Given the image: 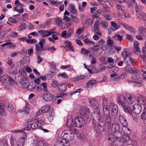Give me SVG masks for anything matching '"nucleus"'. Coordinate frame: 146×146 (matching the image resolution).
<instances>
[{
	"label": "nucleus",
	"instance_id": "f257e3e1",
	"mask_svg": "<svg viewBox=\"0 0 146 146\" xmlns=\"http://www.w3.org/2000/svg\"><path fill=\"white\" fill-rule=\"evenodd\" d=\"M102 103L98 104L96 100L93 99L89 100L92 106L93 111L91 114L88 108L86 107L81 108L80 110V114L88 119L93 117V119H97L98 122L97 125L94 127L97 132L98 133L103 132L104 130L105 124L110 125L111 119L109 109L107 108V102L106 98H103Z\"/></svg>",
	"mask_w": 146,
	"mask_h": 146
},
{
	"label": "nucleus",
	"instance_id": "f03ea898",
	"mask_svg": "<svg viewBox=\"0 0 146 146\" xmlns=\"http://www.w3.org/2000/svg\"><path fill=\"white\" fill-rule=\"evenodd\" d=\"M135 101V99L131 96L126 99L125 96L121 95L119 98L117 103L123 107L124 111L126 113H131L133 111L136 114H140L142 110V107L137 104L133 106Z\"/></svg>",
	"mask_w": 146,
	"mask_h": 146
},
{
	"label": "nucleus",
	"instance_id": "7ed1b4c3",
	"mask_svg": "<svg viewBox=\"0 0 146 146\" xmlns=\"http://www.w3.org/2000/svg\"><path fill=\"white\" fill-rule=\"evenodd\" d=\"M122 135L121 133L119 130L112 132L111 133H110L107 137V139L109 143L111 144H113L115 141L119 140L120 141V139H121Z\"/></svg>",
	"mask_w": 146,
	"mask_h": 146
},
{
	"label": "nucleus",
	"instance_id": "20e7f679",
	"mask_svg": "<svg viewBox=\"0 0 146 146\" xmlns=\"http://www.w3.org/2000/svg\"><path fill=\"white\" fill-rule=\"evenodd\" d=\"M85 124L84 119L81 117H77L74 119V126L78 128L83 127Z\"/></svg>",
	"mask_w": 146,
	"mask_h": 146
},
{
	"label": "nucleus",
	"instance_id": "39448f33",
	"mask_svg": "<svg viewBox=\"0 0 146 146\" xmlns=\"http://www.w3.org/2000/svg\"><path fill=\"white\" fill-rule=\"evenodd\" d=\"M0 80L2 84H5L9 82L11 85L15 84V82L14 79L7 75L3 76L0 78Z\"/></svg>",
	"mask_w": 146,
	"mask_h": 146
},
{
	"label": "nucleus",
	"instance_id": "423d86ee",
	"mask_svg": "<svg viewBox=\"0 0 146 146\" xmlns=\"http://www.w3.org/2000/svg\"><path fill=\"white\" fill-rule=\"evenodd\" d=\"M57 140V142L55 146H69L70 145V143L64 139L58 137Z\"/></svg>",
	"mask_w": 146,
	"mask_h": 146
},
{
	"label": "nucleus",
	"instance_id": "0eeeda50",
	"mask_svg": "<svg viewBox=\"0 0 146 146\" xmlns=\"http://www.w3.org/2000/svg\"><path fill=\"white\" fill-rule=\"evenodd\" d=\"M79 132L75 129H70L68 130H65L62 132L61 134L62 135H69L75 134L77 135L78 134Z\"/></svg>",
	"mask_w": 146,
	"mask_h": 146
},
{
	"label": "nucleus",
	"instance_id": "6e6552de",
	"mask_svg": "<svg viewBox=\"0 0 146 146\" xmlns=\"http://www.w3.org/2000/svg\"><path fill=\"white\" fill-rule=\"evenodd\" d=\"M99 21H96L93 26L94 32L96 34L100 36L101 35L102 33L99 27Z\"/></svg>",
	"mask_w": 146,
	"mask_h": 146
},
{
	"label": "nucleus",
	"instance_id": "1a4fd4ad",
	"mask_svg": "<svg viewBox=\"0 0 146 146\" xmlns=\"http://www.w3.org/2000/svg\"><path fill=\"white\" fill-rule=\"evenodd\" d=\"M25 140L22 138H20L18 140L17 145L15 143L13 140V139L11 138V143L12 146H23Z\"/></svg>",
	"mask_w": 146,
	"mask_h": 146
},
{
	"label": "nucleus",
	"instance_id": "9d476101",
	"mask_svg": "<svg viewBox=\"0 0 146 146\" xmlns=\"http://www.w3.org/2000/svg\"><path fill=\"white\" fill-rule=\"evenodd\" d=\"M125 70L127 71L129 73L134 74L135 73H140V70H139L136 69L135 68H131L127 66H126L124 68Z\"/></svg>",
	"mask_w": 146,
	"mask_h": 146
},
{
	"label": "nucleus",
	"instance_id": "9b49d317",
	"mask_svg": "<svg viewBox=\"0 0 146 146\" xmlns=\"http://www.w3.org/2000/svg\"><path fill=\"white\" fill-rule=\"evenodd\" d=\"M38 32L41 37L44 38H46L48 36H50L52 33L51 32L44 30L39 31Z\"/></svg>",
	"mask_w": 146,
	"mask_h": 146
},
{
	"label": "nucleus",
	"instance_id": "f8f14e48",
	"mask_svg": "<svg viewBox=\"0 0 146 146\" xmlns=\"http://www.w3.org/2000/svg\"><path fill=\"white\" fill-rule=\"evenodd\" d=\"M42 97L45 101L50 102L52 100L54 96L52 94L46 93L42 95Z\"/></svg>",
	"mask_w": 146,
	"mask_h": 146
},
{
	"label": "nucleus",
	"instance_id": "ddd939ff",
	"mask_svg": "<svg viewBox=\"0 0 146 146\" xmlns=\"http://www.w3.org/2000/svg\"><path fill=\"white\" fill-rule=\"evenodd\" d=\"M65 46L64 47L65 49L67 48L72 51H74V48L71 44V42L69 41H65L64 42Z\"/></svg>",
	"mask_w": 146,
	"mask_h": 146
},
{
	"label": "nucleus",
	"instance_id": "4468645a",
	"mask_svg": "<svg viewBox=\"0 0 146 146\" xmlns=\"http://www.w3.org/2000/svg\"><path fill=\"white\" fill-rule=\"evenodd\" d=\"M121 25L127 30L130 31L133 33L135 34V33L136 31L133 27H131L127 24L124 23H121Z\"/></svg>",
	"mask_w": 146,
	"mask_h": 146
},
{
	"label": "nucleus",
	"instance_id": "2eb2a0df",
	"mask_svg": "<svg viewBox=\"0 0 146 146\" xmlns=\"http://www.w3.org/2000/svg\"><path fill=\"white\" fill-rule=\"evenodd\" d=\"M111 132H115L120 130L119 125L116 123H114L112 124L111 129Z\"/></svg>",
	"mask_w": 146,
	"mask_h": 146
},
{
	"label": "nucleus",
	"instance_id": "dca6fc26",
	"mask_svg": "<svg viewBox=\"0 0 146 146\" xmlns=\"http://www.w3.org/2000/svg\"><path fill=\"white\" fill-rule=\"evenodd\" d=\"M119 119L121 124L123 125V127H125L127 126V121L123 115H119Z\"/></svg>",
	"mask_w": 146,
	"mask_h": 146
},
{
	"label": "nucleus",
	"instance_id": "f3484780",
	"mask_svg": "<svg viewBox=\"0 0 146 146\" xmlns=\"http://www.w3.org/2000/svg\"><path fill=\"white\" fill-rule=\"evenodd\" d=\"M136 14L140 20L146 19V14L144 13H142L141 11L136 13Z\"/></svg>",
	"mask_w": 146,
	"mask_h": 146
},
{
	"label": "nucleus",
	"instance_id": "a211bd4d",
	"mask_svg": "<svg viewBox=\"0 0 146 146\" xmlns=\"http://www.w3.org/2000/svg\"><path fill=\"white\" fill-rule=\"evenodd\" d=\"M58 88L59 91L62 92H65L67 89L66 85V84L64 83H61L59 84Z\"/></svg>",
	"mask_w": 146,
	"mask_h": 146
},
{
	"label": "nucleus",
	"instance_id": "6ab92c4d",
	"mask_svg": "<svg viewBox=\"0 0 146 146\" xmlns=\"http://www.w3.org/2000/svg\"><path fill=\"white\" fill-rule=\"evenodd\" d=\"M130 140V137L127 134H124L123 135H122V137L120 139V142L124 143L125 142H127Z\"/></svg>",
	"mask_w": 146,
	"mask_h": 146
},
{
	"label": "nucleus",
	"instance_id": "aec40b11",
	"mask_svg": "<svg viewBox=\"0 0 146 146\" xmlns=\"http://www.w3.org/2000/svg\"><path fill=\"white\" fill-rule=\"evenodd\" d=\"M36 55H38L41 52L42 50H45V49H44L43 47L40 46L38 44H36Z\"/></svg>",
	"mask_w": 146,
	"mask_h": 146
},
{
	"label": "nucleus",
	"instance_id": "412c9836",
	"mask_svg": "<svg viewBox=\"0 0 146 146\" xmlns=\"http://www.w3.org/2000/svg\"><path fill=\"white\" fill-rule=\"evenodd\" d=\"M111 29L113 31L116 30L119 27V26L117 25L114 21H111Z\"/></svg>",
	"mask_w": 146,
	"mask_h": 146
},
{
	"label": "nucleus",
	"instance_id": "4be33fe9",
	"mask_svg": "<svg viewBox=\"0 0 146 146\" xmlns=\"http://www.w3.org/2000/svg\"><path fill=\"white\" fill-rule=\"evenodd\" d=\"M139 34L146 37V28L142 27H140L139 29Z\"/></svg>",
	"mask_w": 146,
	"mask_h": 146
},
{
	"label": "nucleus",
	"instance_id": "5701e85b",
	"mask_svg": "<svg viewBox=\"0 0 146 146\" xmlns=\"http://www.w3.org/2000/svg\"><path fill=\"white\" fill-rule=\"evenodd\" d=\"M33 145L34 146H47L43 141L40 140H37Z\"/></svg>",
	"mask_w": 146,
	"mask_h": 146
},
{
	"label": "nucleus",
	"instance_id": "b1692460",
	"mask_svg": "<svg viewBox=\"0 0 146 146\" xmlns=\"http://www.w3.org/2000/svg\"><path fill=\"white\" fill-rule=\"evenodd\" d=\"M105 43L106 42L103 39L101 38L99 40L98 42V45L99 46V47H100L101 49L104 50L103 48L105 44Z\"/></svg>",
	"mask_w": 146,
	"mask_h": 146
},
{
	"label": "nucleus",
	"instance_id": "393cba45",
	"mask_svg": "<svg viewBox=\"0 0 146 146\" xmlns=\"http://www.w3.org/2000/svg\"><path fill=\"white\" fill-rule=\"evenodd\" d=\"M86 77L85 76H79L72 78V80L73 81L76 82L82 79H85Z\"/></svg>",
	"mask_w": 146,
	"mask_h": 146
},
{
	"label": "nucleus",
	"instance_id": "a878e982",
	"mask_svg": "<svg viewBox=\"0 0 146 146\" xmlns=\"http://www.w3.org/2000/svg\"><path fill=\"white\" fill-rule=\"evenodd\" d=\"M135 73L136 74H134V75H132L131 76V79L134 81L138 80L140 79V76L139 75V74L140 73H140Z\"/></svg>",
	"mask_w": 146,
	"mask_h": 146
},
{
	"label": "nucleus",
	"instance_id": "bb28decb",
	"mask_svg": "<svg viewBox=\"0 0 146 146\" xmlns=\"http://www.w3.org/2000/svg\"><path fill=\"white\" fill-rule=\"evenodd\" d=\"M83 41L85 44L89 45H94L95 44L94 42L90 40L88 38L84 39Z\"/></svg>",
	"mask_w": 146,
	"mask_h": 146
},
{
	"label": "nucleus",
	"instance_id": "cd10ccee",
	"mask_svg": "<svg viewBox=\"0 0 146 146\" xmlns=\"http://www.w3.org/2000/svg\"><path fill=\"white\" fill-rule=\"evenodd\" d=\"M134 53H136L137 52H141V50L139 47V43L137 42H134Z\"/></svg>",
	"mask_w": 146,
	"mask_h": 146
},
{
	"label": "nucleus",
	"instance_id": "c85d7f7f",
	"mask_svg": "<svg viewBox=\"0 0 146 146\" xmlns=\"http://www.w3.org/2000/svg\"><path fill=\"white\" fill-rule=\"evenodd\" d=\"M131 54L127 51H124L122 52L121 53V55L123 57L124 61L125 60V59L127 58L128 57H130L129 56Z\"/></svg>",
	"mask_w": 146,
	"mask_h": 146
},
{
	"label": "nucleus",
	"instance_id": "c756f323",
	"mask_svg": "<svg viewBox=\"0 0 146 146\" xmlns=\"http://www.w3.org/2000/svg\"><path fill=\"white\" fill-rule=\"evenodd\" d=\"M27 25L26 23H23L19 26L18 30L19 31H21L25 30L27 29Z\"/></svg>",
	"mask_w": 146,
	"mask_h": 146
},
{
	"label": "nucleus",
	"instance_id": "7c9ffc66",
	"mask_svg": "<svg viewBox=\"0 0 146 146\" xmlns=\"http://www.w3.org/2000/svg\"><path fill=\"white\" fill-rule=\"evenodd\" d=\"M107 43L109 46L112 47L114 45L113 41L111 39V37L110 36L108 37Z\"/></svg>",
	"mask_w": 146,
	"mask_h": 146
},
{
	"label": "nucleus",
	"instance_id": "2f4dec72",
	"mask_svg": "<svg viewBox=\"0 0 146 146\" xmlns=\"http://www.w3.org/2000/svg\"><path fill=\"white\" fill-rule=\"evenodd\" d=\"M99 48V46L98 45H96L94 46L90 47V51L91 52L94 53L96 52H98Z\"/></svg>",
	"mask_w": 146,
	"mask_h": 146
},
{
	"label": "nucleus",
	"instance_id": "473e14b6",
	"mask_svg": "<svg viewBox=\"0 0 146 146\" xmlns=\"http://www.w3.org/2000/svg\"><path fill=\"white\" fill-rule=\"evenodd\" d=\"M127 76V74L126 72H123L120 74L119 76H118L117 78H115V80L117 82L120 79L125 78Z\"/></svg>",
	"mask_w": 146,
	"mask_h": 146
},
{
	"label": "nucleus",
	"instance_id": "72a5a7b5",
	"mask_svg": "<svg viewBox=\"0 0 146 146\" xmlns=\"http://www.w3.org/2000/svg\"><path fill=\"white\" fill-rule=\"evenodd\" d=\"M96 83L97 81L95 80H90L87 83V86L89 88Z\"/></svg>",
	"mask_w": 146,
	"mask_h": 146
},
{
	"label": "nucleus",
	"instance_id": "f704fd0d",
	"mask_svg": "<svg viewBox=\"0 0 146 146\" xmlns=\"http://www.w3.org/2000/svg\"><path fill=\"white\" fill-rule=\"evenodd\" d=\"M74 123L72 119H68L67 121V125L69 127H72L73 126Z\"/></svg>",
	"mask_w": 146,
	"mask_h": 146
},
{
	"label": "nucleus",
	"instance_id": "c9c22d12",
	"mask_svg": "<svg viewBox=\"0 0 146 146\" xmlns=\"http://www.w3.org/2000/svg\"><path fill=\"white\" fill-rule=\"evenodd\" d=\"M118 107L116 104L113 105L112 107L113 112L114 114H116L118 112Z\"/></svg>",
	"mask_w": 146,
	"mask_h": 146
},
{
	"label": "nucleus",
	"instance_id": "e433bc0d",
	"mask_svg": "<svg viewBox=\"0 0 146 146\" xmlns=\"http://www.w3.org/2000/svg\"><path fill=\"white\" fill-rule=\"evenodd\" d=\"M130 60V63L131 64H133L134 63V60H133V59L131 58L130 57H128V58H126L125 59V60L124 61V62H125V63L126 64L129 65V60Z\"/></svg>",
	"mask_w": 146,
	"mask_h": 146
},
{
	"label": "nucleus",
	"instance_id": "4c0bfd02",
	"mask_svg": "<svg viewBox=\"0 0 146 146\" xmlns=\"http://www.w3.org/2000/svg\"><path fill=\"white\" fill-rule=\"evenodd\" d=\"M50 109V107L48 106H45L41 108L42 113H45L47 112Z\"/></svg>",
	"mask_w": 146,
	"mask_h": 146
},
{
	"label": "nucleus",
	"instance_id": "58836bf2",
	"mask_svg": "<svg viewBox=\"0 0 146 146\" xmlns=\"http://www.w3.org/2000/svg\"><path fill=\"white\" fill-rule=\"evenodd\" d=\"M41 86H42V90H43L45 92H48V91L47 90V83L46 82L41 83Z\"/></svg>",
	"mask_w": 146,
	"mask_h": 146
},
{
	"label": "nucleus",
	"instance_id": "ea45409f",
	"mask_svg": "<svg viewBox=\"0 0 146 146\" xmlns=\"http://www.w3.org/2000/svg\"><path fill=\"white\" fill-rule=\"evenodd\" d=\"M116 8L119 12L124 13L125 11V8L124 7L119 5H117L116 6Z\"/></svg>",
	"mask_w": 146,
	"mask_h": 146
},
{
	"label": "nucleus",
	"instance_id": "a19ab883",
	"mask_svg": "<svg viewBox=\"0 0 146 146\" xmlns=\"http://www.w3.org/2000/svg\"><path fill=\"white\" fill-rule=\"evenodd\" d=\"M71 134L69 135H62L63 136L65 137V139H66L68 141L72 140L74 138V137L72 135H71Z\"/></svg>",
	"mask_w": 146,
	"mask_h": 146
},
{
	"label": "nucleus",
	"instance_id": "79ce46f5",
	"mask_svg": "<svg viewBox=\"0 0 146 146\" xmlns=\"http://www.w3.org/2000/svg\"><path fill=\"white\" fill-rule=\"evenodd\" d=\"M114 38L116 40L121 42L122 39V36L119 34H116L114 36Z\"/></svg>",
	"mask_w": 146,
	"mask_h": 146
},
{
	"label": "nucleus",
	"instance_id": "37998d69",
	"mask_svg": "<svg viewBox=\"0 0 146 146\" xmlns=\"http://www.w3.org/2000/svg\"><path fill=\"white\" fill-rule=\"evenodd\" d=\"M8 19L12 23H16L18 22V21L17 20L16 18L14 17H10Z\"/></svg>",
	"mask_w": 146,
	"mask_h": 146
},
{
	"label": "nucleus",
	"instance_id": "c03bdc74",
	"mask_svg": "<svg viewBox=\"0 0 146 146\" xmlns=\"http://www.w3.org/2000/svg\"><path fill=\"white\" fill-rule=\"evenodd\" d=\"M35 85L32 83L29 84L27 87V89L29 90H31L35 88Z\"/></svg>",
	"mask_w": 146,
	"mask_h": 146
},
{
	"label": "nucleus",
	"instance_id": "a18cd8bd",
	"mask_svg": "<svg viewBox=\"0 0 146 146\" xmlns=\"http://www.w3.org/2000/svg\"><path fill=\"white\" fill-rule=\"evenodd\" d=\"M56 23L58 26L60 27L62 26V19L60 18H57L56 20Z\"/></svg>",
	"mask_w": 146,
	"mask_h": 146
},
{
	"label": "nucleus",
	"instance_id": "49530a36",
	"mask_svg": "<svg viewBox=\"0 0 146 146\" xmlns=\"http://www.w3.org/2000/svg\"><path fill=\"white\" fill-rule=\"evenodd\" d=\"M127 82L129 83L133 84L134 83H135L136 84H140L142 83V81L141 80H139V81H134L133 80H127Z\"/></svg>",
	"mask_w": 146,
	"mask_h": 146
},
{
	"label": "nucleus",
	"instance_id": "de8ad7c7",
	"mask_svg": "<svg viewBox=\"0 0 146 146\" xmlns=\"http://www.w3.org/2000/svg\"><path fill=\"white\" fill-rule=\"evenodd\" d=\"M101 10H98L96 11L94 14V16L96 18L99 17L101 15Z\"/></svg>",
	"mask_w": 146,
	"mask_h": 146
},
{
	"label": "nucleus",
	"instance_id": "09e8293b",
	"mask_svg": "<svg viewBox=\"0 0 146 146\" xmlns=\"http://www.w3.org/2000/svg\"><path fill=\"white\" fill-rule=\"evenodd\" d=\"M20 83L22 87L23 88H27V84L28 83L27 81H22L20 82Z\"/></svg>",
	"mask_w": 146,
	"mask_h": 146
},
{
	"label": "nucleus",
	"instance_id": "8fccbe9b",
	"mask_svg": "<svg viewBox=\"0 0 146 146\" xmlns=\"http://www.w3.org/2000/svg\"><path fill=\"white\" fill-rule=\"evenodd\" d=\"M81 52L83 54L87 55L89 53L90 51L89 50H86L84 48H82V49Z\"/></svg>",
	"mask_w": 146,
	"mask_h": 146
},
{
	"label": "nucleus",
	"instance_id": "3c124183",
	"mask_svg": "<svg viewBox=\"0 0 146 146\" xmlns=\"http://www.w3.org/2000/svg\"><path fill=\"white\" fill-rule=\"evenodd\" d=\"M58 76H61L64 79H67L68 78V75L65 72L60 74L58 75Z\"/></svg>",
	"mask_w": 146,
	"mask_h": 146
},
{
	"label": "nucleus",
	"instance_id": "603ef678",
	"mask_svg": "<svg viewBox=\"0 0 146 146\" xmlns=\"http://www.w3.org/2000/svg\"><path fill=\"white\" fill-rule=\"evenodd\" d=\"M74 33V30L72 29H69L68 31V33H67V38L70 37L71 35L73 34Z\"/></svg>",
	"mask_w": 146,
	"mask_h": 146
},
{
	"label": "nucleus",
	"instance_id": "864d4df0",
	"mask_svg": "<svg viewBox=\"0 0 146 146\" xmlns=\"http://www.w3.org/2000/svg\"><path fill=\"white\" fill-rule=\"evenodd\" d=\"M141 117L142 119H146V108H144L141 114Z\"/></svg>",
	"mask_w": 146,
	"mask_h": 146
},
{
	"label": "nucleus",
	"instance_id": "5fc2aeb1",
	"mask_svg": "<svg viewBox=\"0 0 146 146\" xmlns=\"http://www.w3.org/2000/svg\"><path fill=\"white\" fill-rule=\"evenodd\" d=\"M76 16H72V20L75 23H79V19Z\"/></svg>",
	"mask_w": 146,
	"mask_h": 146
},
{
	"label": "nucleus",
	"instance_id": "6e6d98bb",
	"mask_svg": "<svg viewBox=\"0 0 146 146\" xmlns=\"http://www.w3.org/2000/svg\"><path fill=\"white\" fill-rule=\"evenodd\" d=\"M107 2H108L110 5L111 7L114 6V3L117 1V0H106Z\"/></svg>",
	"mask_w": 146,
	"mask_h": 146
},
{
	"label": "nucleus",
	"instance_id": "4d7b16f0",
	"mask_svg": "<svg viewBox=\"0 0 146 146\" xmlns=\"http://www.w3.org/2000/svg\"><path fill=\"white\" fill-rule=\"evenodd\" d=\"M28 54L29 56H31L33 54V47H31L30 49L27 50Z\"/></svg>",
	"mask_w": 146,
	"mask_h": 146
},
{
	"label": "nucleus",
	"instance_id": "13d9d810",
	"mask_svg": "<svg viewBox=\"0 0 146 146\" xmlns=\"http://www.w3.org/2000/svg\"><path fill=\"white\" fill-rule=\"evenodd\" d=\"M51 84L52 86L54 87H56L57 85H59L57 81L53 79L52 80Z\"/></svg>",
	"mask_w": 146,
	"mask_h": 146
},
{
	"label": "nucleus",
	"instance_id": "bf43d9fd",
	"mask_svg": "<svg viewBox=\"0 0 146 146\" xmlns=\"http://www.w3.org/2000/svg\"><path fill=\"white\" fill-rule=\"evenodd\" d=\"M7 141L5 140H3L0 141V146H7Z\"/></svg>",
	"mask_w": 146,
	"mask_h": 146
},
{
	"label": "nucleus",
	"instance_id": "052dcab7",
	"mask_svg": "<svg viewBox=\"0 0 146 146\" xmlns=\"http://www.w3.org/2000/svg\"><path fill=\"white\" fill-rule=\"evenodd\" d=\"M99 23L102 24V27L105 28H107L108 27V23L106 21H103L101 23H99Z\"/></svg>",
	"mask_w": 146,
	"mask_h": 146
},
{
	"label": "nucleus",
	"instance_id": "680f3d73",
	"mask_svg": "<svg viewBox=\"0 0 146 146\" xmlns=\"http://www.w3.org/2000/svg\"><path fill=\"white\" fill-rule=\"evenodd\" d=\"M26 42L28 43L34 44L36 43L37 41L35 39H27Z\"/></svg>",
	"mask_w": 146,
	"mask_h": 146
},
{
	"label": "nucleus",
	"instance_id": "e2e57ef3",
	"mask_svg": "<svg viewBox=\"0 0 146 146\" xmlns=\"http://www.w3.org/2000/svg\"><path fill=\"white\" fill-rule=\"evenodd\" d=\"M136 37L138 40H139L145 39L146 38V37L140 34H139V35H137Z\"/></svg>",
	"mask_w": 146,
	"mask_h": 146
},
{
	"label": "nucleus",
	"instance_id": "0e129e2a",
	"mask_svg": "<svg viewBox=\"0 0 146 146\" xmlns=\"http://www.w3.org/2000/svg\"><path fill=\"white\" fill-rule=\"evenodd\" d=\"M119 70V68L113 66L112 68V69H111V71L112 72H113L117 73Z\"/></svg>",
	"mask_w": 146,
	"mask_h": 146
},
{
	"label": "nucleus",
	"instance_id": "69168bd1",
	"mask_svg": "<svg viewBox=\"0 0 146 146\" xmlns=\"http://www.w3.org/2000/svg\"><path fill=\"white\" fill-rule=\"evenodd\" d=\"M45 41L44 39H42L40 41L38 42V44L40 45V46L43 48L44 44L45 43Z\"/></svg>",
	"mask_w": 146,
	"mask_h": 146
},
{
	"label": "nucleus",
	"instance_id": "338daca9",
	"mask_svg": "<svg viewBox=\"0 0 146 146\" xmlns=\"http://www.w3.org/2000/svg\"><path fill=\"white\" fill-rule=\"evenodd\" d=\"M70 14L71 16H76L77 15V10L76 9L73 10H71Z\"/></svg>",
	"mask_w": 146,
	"mask_h": 146
},
{
	"label": "nucleus",
	"instance_id": "774afa93",
	"mask_svg": "<svg viewBox=\"0 0 146 146\" xmlns=\"http://www.w3.org/2000/svg\"><path fill=\"white\" fill-rule=\"evenodd\" d=\"M78 9L79 12L81 13H83L84 11V8L80 5H79Z\"/></svg>",
	"mask_w": 146,
	"mask_h": 146
}]
</instances>
